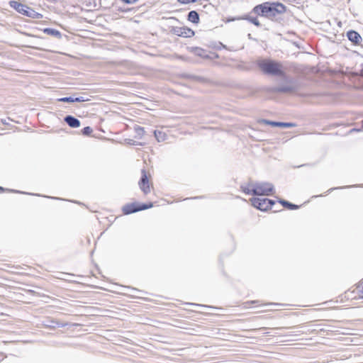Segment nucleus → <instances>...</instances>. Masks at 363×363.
<instances>
[{"label":"nucleus","mask_w":363,"mask_h":363,"mask_svg":"<svg viewBox=\"0 0 363 363\" xmlns=\"http://www.w3.org/2000/svg\"><path fill=\"white\" fill-rule=\"evenodd\" d=\"M286 10V6L281 3L266 1L255 6L252 12L261 16L273 18L285 13Z\"/></svg>","instance_id":"nucleus-1"},{"label":"nucleus","mask_w":363,"mask_h":363,"mask_svg":"<svg viewBox=\"0 0 363 363\" xmlns=\"http://www.w3.org/2000/svg\"><path fill=\"white\" fill-rule=\"evenodd\" d=\"M257 65L265 74L279 77L284 75L281 65L276 61L261 59L257 61Z\"/></svg>","instance_id":"nucleus-2"},{"label":"nucleus","mask_w":363,"mask_h":363,"mask_svg":"<svg viewBox=\"0 0 363 363\" xmlns=\"http://www.w3.org/2000/svg\"><path fill=\"white\" fill-rule=\"evenodd\" d=\"M252 186V191L250 192L247 191L248 195L269 196L274 191V185L269 182H256Z\"/></svg>","instance_id":"nucleus-3"},{"label":"nucleus","mask_w":363,"mask_h":363,"mask_svg":"<svg viewBox=\"0 0 363 363\" xmlns=\"http://www.w3.org/2000/svg\"><path fill=\"white\" fill-rule=\"evenodd\" d=\"M10 6L16 10L18 13L26 16L28 17L39 19L43 17V15L36 12L30 7L19 3L16 1H11L9 3Z\"/></svg>","instance_id":"nucleus-4"},{"label":"nucleus","mask_w":363,"mask_h":363,"mask_svg":"<svg viewBox=\"0 0 363 363\" xmlns=\"http://www.w3.org/2000/svg\"><path fill=\"white\" fill-rule=\"evenodd\" d=\"M152 203H127L123 206L122 211L125 215H129L133 213H136L140 211L148 209L152 207Z\"/></svg>","instance_id":"nucleus-5"},{"label":"nucleus","mask_w":363,"mask_h":363,"mask_svg":"<svg viewBox=\"0 0 363 363\" xmlns=\"http://www.w3.org/2000/svg\"><path fill=\"white\" fill-rule=\"evenodd\" d=\"M141 174V178L138 182V184L143 192L145 194H147L150 192V189L146 171L145 169H142Z\"/></svg>","instance_id":"nucleus-6"},{"label":"nucleus","mask_w":363,"mask_h":363,"mask_svg":"<svg viewBox=\"0 0 363 363\" xmlns=\"http://www.w3.org/2000/svg\"><path fill=\"white\" fill-rule=\"evenodd\" d=\"M252 205L262 211L269 210V206L267 203V198H252L250 199Z\"/></svg>","instance_id":"nucleus-7"},{"label":"nucleus","mask_w":363,"mask_h":363,"mask_svg":"<svg viewBox=\"0 0 363 363\" xmlns=\"http://www.w3.org/2000/svg\"><path fill=\"white\" fill-rule=\"evenodd\" d=\"M294 90V87L289 85L269 87L267 91L270 93H289Z\"/></svg>","instance_id":"nucleus-8"},{"label":"nucleus","mask_w":363,"mask_h":363,"mask_svg":"<svg viewBox=\"0 0 363 363\" xmlns=\"http://www.w3.org/2000/svg\"><path fill=\"white\" fill-rule=\"evenodd\" d=\"M174 33L178 36L184 38H190L194 35V31L187 27L177 28L174 30Z\"/></svg>","instance_id":"nucleus-9"},{"label":"nucleus","mask_w":363,"mask_h":363,"mask_svg":"<svg viewBox=\"0 0 363 363\" xmlns=\"http://www.w3.org/2000/svg\"><path fill=\"white\" fill-rule=\"evenodd\" d=\"M347 37L350 41L355 45L359 44L362 40V37L357 31L350 30L347 33Z\"/></svg>","instance_id":"nucleus-10"},{"label":"nucleus","mask_w":363,"mask_h":363,"mask_svg":"<svg viewBox=\"0 0 363 363\" xmlns=\"http://www.w3.org/2000/svg\"><path fill=\"white\" fill-rule=\"evenodd\" d=\"M64 121L71 128H75L80 126V121L71 115L66 116Z\"/></svg>","instance_id":"nucleus-11"},{"label":"nucleus","mask_w":363,"mask_h":363,"mask_svg":"<svg viewBox=\"0 0 363 363\" xmlns=\"http://www.w3.org/2000/svg\"><path fill=\"white\" fill-rule=\"evenodd\" d=\"M263 122L274 127L292 128L296 126V124L293 123L277 122L267 120H263Z\"/></svg>","instance_id":"nucleus-12"},{"label":"nucleus","mask_w":363,"mask_h":363,"mask_svg":"<svg viewBox=\"0 0 363 363\" xmlns=\"http://www.w3.org/2000/svg\"><path fill=\"white\" fill-rule=\"evenodd\" d=\"M236 19L237 20H247L257 27L260 26V23L256 17H252L248 15H245L242 17H238Z\"/></svg>","instance_id":"nucleus-13"},{"label":"nucleus","mask_w":363,"mask_h":363,"mask_svg":"<svg viewBox=\"0 0 363 363\" xmlns=\"http://www.w3.org/2000/svg\"><path fill=\"white\" fill-rule=\"evenodd\" d=\"M188 20L194 23L199 22V15L196 11H191L188 13Z\"/></svg>","instance_id":"nucleus-14"},{"label":"nucleus","mask_w":363,"mask_h":363,"mask_svg":"<svg viewBox=\"0 0 363 363\" xmlns=\"http://www.w3.org/2000/svg\"><path fill=\"white\" fill-rule=\"evenodd\" d=\"M279 203H280L284 208L290 210H296L299 208V206L290 203L289 201L284 199H279Z\"/></svg>","instance_id":"nucleus-15"},{"label":"nucleus","mask_w":363,"mask_h":363,"mask_svg":"<svg viewBox=\"0 0 363 363\" xmlns=\"http://www.w3.org/2000/svg\"><path fill=\"white\" fill-rule=\"evenodd\" d=\"M192 52L196 55V56L201 57L203 58H208V56L206 53V51L201 48H193Z\"/></svg>","instance_id":"nucleus-16"},{"label":"nucleus","mask_w":363,"mask_h":363,"mask_svg":"<svg viewBox=\"0 0 363 363\" xmlns=\"http://www.w3.org/2000/svg\"><path fill=\"white\" fill-rule=\"evenodd\" d=\"M43 32L48 35H52V36H55V37H57V38H60L61 37V33L59 30H56V29H54V28H46L43 30Z\"/></svg>","instance_id":"nucleus-17"},{"label":"nucleus","mask_w":363,"mask_h":363,"mask_svg":"<svg viewBox=\"0 0 363 363\" xmlns=\"http://www.w3.org/2000/svg\"><path fill=\"white\" fill-rule=\"evenodd\" d=\"M154 135L158 142L164 141L167 138L166 134L160 130H155Z\"/></svg>","instance_id":"nucleus-18"},{"label":"nucleus","mask_w":363,"mask_h":363,"mask_svg":"<svg viewBox=\"0 0 363 363\" xmlns=\"http://www.w3.org/2000/svg\"><path fill=\"white\" fill-rule=\"evenodd\" d=\"M134 130H135V133L137 135V137L138 138H142L143 136L145 135V131L144 130V128L140 127V126L137 125L134 126Z\"/></svg>","instance_id":"nucleus-19"},{"label":"nucleus","mask_w":363,"mask_h":363,"mask_svg":"<svg viewBox=\"0 0 363 363\" xmlns=\"http://www.w3.org/2000/svg\"><path fill=\"white\" fill-rule=\"evenodd\" d=\"M255 183H248L247 184V186H244V185H242L240 187L242 190V191L246 194H248L247 191L250 192L252 191V184H254Z\"/></svg>","instance_id":"nucleus-20"},{"label":"nucleus","mask_w":363,"mask_h":363,"mask_svg":"<svg viewBox=\"0 0 363 363\" xmlns=\"http://www.w3.org/2000/svg\"><path fill=\"white\" fill-rule=\"evenodd\" d=\"M125 143L128 145H143V143H140V142H137V141H135L132 139H125Z\"/></svg>","instance_id":"nucleus-21"},{"label":"nucleus","mask_w":363,"mask_h":363,"mask_svg":"<svg viewBox=\"0 0 363 363\" xmlns=\"http://www.w3.org/2000/svg\"><path fill=\"white\" fill-rule=\"evenodd\" d=\"M51 323H55L56 325V327H58V328H64V327L68 325L67 323L59 322V321L55 320L54 319L51 320Z\"/></svg>","instance_id":"nucleus-22"},{"label":"nucleus","mask_w":363,"mask_h":363,"mask_svg":"<svg viewBox=\"0 0 363 363\" xmlns=\"http://www.w3.org/2000/svg\"><path fill=\"white\" fill-rule=\"evenodd\" d=\"M92 133V128L89 126L84 127L82 130V133L84 135H89Z\"/></svg>","instance_id":"nucleus-23"},{"label":"nucleus","mask_w":363,"mask_h":363,"mask_svg":"<svg viewBox=\"0 0 363 363\" xmlns=\"http://www.w3.org/2000/svg\"><path fill=\"white\" fill-rule=\"evenodd\" d=\"M4 192H13V193L25 194L24 192H21V191L13 190V189H4V187L0 186V194H2Z\"/></svg>","instance_id":"nucleus-24"},{"label":"nucleus","mask_w":363,"mask_h":363,"mask_svg":"<svg viewBox=\"0 0 363 363\" xmlns=\"http://www.w3.org/2000/svg\"><path fill=\"white\" fill-rule=\"evenodd\" d=\"M60 101L67 102V103H73L74 102V96H66L59 99Z\"/></svg>","instance_id":"nucleus-25"},{"label":"nucleus","mask_w":363,"mask_h":363,"mask_svg":"<svg viewBox=\"0 0 363 363\" xmlns=\"http://www.w3.org/2000/svg\"><path fill=\"white\" fill-rule=\"evenodd\" d=\"M87 99H86L83 96H79V97H74V102H84L86 101Z\"/></svg>","instance_id":"nucleus-26"},{"label":"nucleus","mask_w":363,"mask_h":363,"mask_svg":"<svg viewBox=\"0 0 363 363\" xmlns=\"http://www.w3.org/2000/svg\"><path fill=\"white\" fill-rule=\"evenodd\" d=\"M177 1L182 4H190V3H195L197 1V0H177Z\"/></svg>","instance_id":"nucleus-27"},{"label":"nucleus","mask_w":363,"mask_h":363,"mask_svg":"<svg viewBox=\"0 0 363 363\" xmlns=\"http://www.w3.org/2000/svg\"><path fill=\"white\" fill-rule=\"evenodd\" d=\"M267 205L269 206V209L271 208L272 206L275 204V201L274 200L269 199H267Z\"/></svg>","instance_id":"nucleus-28"},{"label":"nucleus","mask_w":363,"mask_h":363,"mask_svg":"<svg viewBox=\"0 0 363 363\" xmlns=\"http://www.w3.org/2000/svg\"><path fill=\"white\" fill-rule=\"evenodd\" d=\"M45 325L50 328H55L56 327V325L55 323H51V320H48V323L45 324Z\"/></svg>","instance_id":"nucleus-29"},{"label":"nucleus","mask_w":363,"mask_h":363,"mask_svg":"<svg viewBox=\"0 0 363 363\" xmlns=\"http://www.w3.org/2000/svg\"><path fill=\"white\" fill-rule=\"evenodd\" d=\"M258 302H259L258 301H252L250 302H245V303H244V305H245L244 307L247 308H249V306H248L249 304L258 303Z\"/></svg>","instance_id":"nucleus-30"},{"label":"nucleus","mask_w":363,"mask_h":363,"mask_svg":"<svg viewBox=\"0 0 363 363\" xmlns=\"http://www.w3.org/2000/svg\"><path fill=\"white\" fill-rule=\"evenodd\" d=\"M123 2L126 3V4H134L135 3L136 1H138V0H122Z\"/></svg>","instance_id":"nucleus-31"},{"label":"nucleus","mask_w":363,"mask_h":363,"mask_svg":"<svg viewBox=\"0 0 363 363\" xmlns=\"http://www.w3.org/2000/svg\"><path fill=\"white\" fill-rule=\"evenodd\" d=\"M342 188H343V187L330 188V189L328 191V192H331V191H333V190H335V189H342Z\"/></svg>","instance_id":"nucleus-32"},{"label":"nucleus","mask_w":363,"mask_h":363,"mask_svg":"<svg viewBox=\"0 0 363 363\" xmlns=\"http://www.w3.org/2000/svg\"><path fill=\"white\" fill-rule=\"evenodd\" d=\"M52 198L54 199H58V198H57V197H52Z\"/></svg>","instance_id":"nucleus-33"},{"label":"nucleus","mask_w":363,"mask_h":363,"mask_svg":"<svg viewBox=\"0 0 363 363\" xmlns=\"http://www.w3.org/2000/svg\"><path fill=\"white\" fill-rule=\"evenodd\" d=\"M362 297H363V286H362Z\"/></svg>","instance_id":"nucleus-34"},{"label":"nucleus","mask_w":363,"mask_h":363,"mask_svg":"<svg viewBox=\"0 0 363 363\" xmlns=\"http://www.w3.org/2000/svg\"><path fill=\"white\" fill-rule=\"evenodd\" d=\"M362 75L363 76V69L362 70Z\"/></svg>","instance_id":"nucleus-35"},{"label":"nucleus","mask_w":363,"mask_h":363,"mask_svg":"<svg viewBox=\"0 0 363 363\" xmlns=\"http://www.w3.org/2000/svg\"><path fill=\"white\" fill-rule=\"evenodd\" d=\"M362 127H363V120H362Z\"/></svg>","instance_id":"nucleus-36"}]
</instances>
